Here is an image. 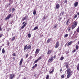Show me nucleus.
<instances>
[{"mask_svg": "<svg viewBox=\"0 0 79 79\" xmlns=\"http://www.w3.org/2000/svg\"><path fill=\"white\" fill-rule=\"evenodd\" d=\"M12 56H16V54H15V53H14L12 54Z\"/></svg>", "mask_w": 79, "mask_h": 79, "instance_id": "obj_31", "label": "nucleus"}, {"mask_svg": "<svg viewBox=\"0 0 79 79\" xmlns=\"http://www.w3.org/2000/svg\"><path fill=\"white\" fill-rule=\"evenodd\" d=\"M77 32H79V26L78 27V28L77 29Z\"/></svg>", "mask_w": 79, "mask_h": 79, "instance_id": "obj_28", "label": "nucleus"}, {"mask_svg": "<svg viewBox=\"0 0 79 79\" xmlns=\"http://www.w3.org/2000/svg\"><path fill=\"white\" fill-rule=\"evenodd\" d=\"M68 64H68V63H67L66 64V65H65V66H66V68H67V69H68Z\"/></svg>", "mask_w": 79, "mask_h": 79, "instance_id": "obj_20", "label": "nucleus"}, {"mask_svg": "<svg viewBox=\"0 0 79 79\" xmlns=\"http://www.w3.org/2000/svg\"><path fill=\"white\" fill-rule=\"evenodd\" d=\"M48 15L46 16V15H45L43 17V19L44 20L45 19H46L47 18H48Z\"/></svg>", "mask_w": 79, "mask_h": 79, "instance_id": "obj_9", "label": "nucleus"}, {"mask_svg": "<svg viewBox=\"0 0 79 79\" xmlns=\"http://www.w3.org/2000/svg\"><path fill=\"white\" fill-rule=\"evenodd\" d=\"M67 2H68V1H67V0H66L64 1V3H66Z\"/></svg>", "mask_w": 79, "mask_h": 79, "instance_id": "obj_42", "label": "nucleus"}, {"mask_svg": "<svg viewBox=\"0 0 79 79\" xmlns=\"http://www.w3.org/2000/svg\"><path fill=\"white\" fill-rule=\"evenodd\" d=\"M77 70L78 71H79V63L77 66Z\"/></svg>", "mask_w": 79, "mask_h": 79, "instance_id": "obj_27", "label": "nucleus"}, {"mask_svg": "<svg viewBox=\"0 0 79 79\" xmlns=\"http://www.w3.org/2000/svg\"><path fill=\"white\" fill-rule=\"evenodd\" d=\"M2 53H5V49H4V48H3L2 50Z\"/></svg>", "mask_w": 79, "mask_h": 79, "instance_id": "obj_22", "label": "nucleus"}, {"mask_svg": "<svg viewBox=\"0 0 79 79\" xmlns=\"http://www.w3.org/2000/svg\"><path fill=\"white\" fill-rule=\"evenodd\" d=\"M38 27H34V28L33 29V31H35V30H36L38 29Z\"/></svg>", "mask_w": 79, "mask_h": 79, "instance_id": "obj_19", "label": "nucleus"}, {"mask_svg": "<svg viewBox=\"0 0 79 79\" xmlns=\"http://www.w3.org/2000/svg\"><path fill=\"white\" fill-rule=\"evenodd\" d=\"M9 2H10V4H12L13 3V1L12 0H9Z\"/></svg>", "mask_w": 79, "mask_h": 79, "instance_id": "obj_23", "label": "nucleus"}, {"mask_svg": "<svg viewBox=\"0 0 79 79\" xmlns=\"http://www.w3.org/2000/svg\"><path fill=\"white\" fill-rule=\"evenodd\" d=\"M24 23H25V22H23V23H22V24H24Z\"/></svg>", "mask_w": 79, "mask_h": 79, "instance_id": "obj_54", "label": "nucleus"}, {"mask_svg": "<svg viewBox=\"0 0 79 79\" xmlns=\"http://www.w3.org/2000/svg\"><path fill=\"white\" fill-rule=\"evenodd\" d=\"M1 51V48H0V51Z\"/></svg>", "mask_w": 79, "mask_h": 79, "instance_id": "obj_60", "label": "nucleus"}, {"mask_svg": "<svg viewBox=\"0 0 79 79\" xmlns=\"http://www.w3.org/2000/svg\"><path fill=\"white\" fill-rule=\"evenodd\" d=\"M69 19L66 22V25H68V23H69Z\"/></svg>", "mask_w": 79, "mask_h": 79, "instance_id": "obj_26", "label": "nucleus"}, {"mask_svg": "<svg viewBox=\"0 0 79 79\" xmlns=\"http://www.w3.org/2000/svg\"><path fill=\"white\" fill-rule=\"evenodd\" d=\"M35 67H36V66H37V64H35Z\"/></svg>", "mask_w": 79, "mask_h": 79, "instance_id": "obj_47", "label": "nucleus"}, {"mask_svg": "<svg viewBox=\"0 0 79 79\" xmlns=\"http://www.w3.org/2000/svg\"><path fill=\"white\" fill-rule=\"evenodd\" d=\"M61 14H62V15H64V12H62L61 13Z\"/></svg>", "mask_w": 79, "mask_h": 79, "instance_id": "obj_41", "label": "nucleus"}, {"mask_svg": "<svg viewBox=\"0 0 79 79\" xmlns=\"http://www.w3.org/2000/svg\"><path fill=\"white\" fill-rule=\"evenodd\" d=\"M35 65H34L32 67V68L34 69V68H35Z\"/></svg>", "mask_w": 79, "mask_h": 79, "instance_id": "obj_53", "label": "nucleus"}, {"mask_svg": "<svg viewBox=\"0 0 79 79\" xmlns=\"http://www.w3.org/2000/svg\"><path fill=\"white\" fill-rule=\"evenodd\" d=\"M31 36V34H28V37L29 38H30Z\"/></svg>", "mask_w": 79, "mask_h": 79, "instance_id": "obj_24", "label": "nucleus"}, {"mask_svg": "<svg viewBox=\"0 0 79 79\" xmlns=\"http://www.w3.org/2000/svg\"><path fill=\"white\" fill-rule=\"evenodd\" d=\"M38 61V60H35L34 61V63H37V62Z\"/></svg>", "mask_w": 79, "mask_h": 79, "instance_id": "obj_36", "label": "nucleus"}, {"mask_svg": "<svg viewBox=\"0 0 79 79\" xmlns=\"http://www.w3.org/2000/svg\"><path fill=\"white\" fill-rule=\"evenodd\" d=\"M10 11H11V9H10Z\"/></svg>", "mask_w": 79, "mask_h": 79, "instance_id": "obj_58", "label": "nucleus"}, {"mask_svg": "<svg viewBox=\"0 0 79 79\" xmlns=\"http://www.w3.org/2000/svg\"><path fill=\"white\" fill-rule=\"evenodd\" d=\"M76 52V49H74V50H73L72 51V52L73 53H74V52Z\"/></svg>", "mask_w": 79, "mask_h": 79, "instance_id": "obj_39", "label": "nucleus"}, {"mask_svg": "<svg viewBox=\"0 0 79 79\" xmlns=\"http://www.w3.org/2000/svg\"><path fill=\"white\" fill-rule=\"evenodd\" d=\"M56 9H58V8H60V6L59 5V4H57L56 5Z\"/></svg>", "mask_w": 79, "mask_h": 79, "instance_id": "obj_11", "label": "nucleus"}, {"mask_svg": "<svg viewBox=\"0 0 79 79\" xmlns=\"http://www.w3.org/2000/svg\"><path fill=\"white\" fill-rule=\"evenodd\" d=\"M15 9L14 8H13L12 9V12H14L15 11Z\"/></svg>", "mask_w": 79, "mask_h": 79, "instance_id": "obj_33", "label": "nucleus"}, {"mask_svg": "<svg viewBox=\"0 0 79 79\" xmlns=\"http://www.w3.org/2000/svg\"><path fill=\"white\" fill-rule=\"evenodd\" d=\"M63 59H64V57H63V56H61L60 58V60H63Z\"/></svg>", "mask_w": 79, "mask_h": 79, "instance_id": "obj_30", "label": "nucleus"}, {"mask_svg": "<svg viewBox=\"0 0 79 79\" xmlns=\"http://www.w3.org/2000/svg\"><path fill=\"white\" fill-rule=\"evenodd\" d=\"M78 44H79V41H78Z\"/></svg>", "mask_w": 79, "mask_h": 79, "instance_id": "obj_59", "label": "nucleus"}, {"mask_svg": "<svg viewBox=\"0 0 79 79\" xmlns=\"http://www.w3.org/2000/svg\"><path fill=\"white\" fill-rule=\"evenodd\" d=\"M40 59H41V57H40L38 58L37 60H38V61H39V60H40Z\"/></svg>", "mask_w": 79, "mask_h": 79, "instance_id": "obj_35", "label": "nucleus"}, {"mask_svg": "<svg viewBox=\"0 0 79 79\" xmlns=\"http://www.w3.org/2000/svg\"><path fill=\"white\" fill-rule=\"evenodd\" d=\"M11 15H12V14H9L8 15V16L5 18V19L6 20H7V19H10L11 16Z\"/></svg>", "mask_w": 79, "mask_h": 79, "instance_id": "obj_5", "label": "nucleus"}, {"mask_svg": "<svg viewBox=\"0 0 79 79\" xmlns=\"http://www.w3.org/2000/svg\"><path fill=\"white\" fill-rule=\"evenodd\" d=\"M56 57V56H53V58H55Z\"/></svg>", "mask_w": 79, "mask_h": 79, "instance_id": "obj_50", "label": "nucleus"}, {"mask_svg": "<svg viewBox=\"0 0 79 79\" xmlns=\"http://www.w3.org/2000/svg\"><path fill=\"white\" fill-rule=\"evenodd\" d=\"M9 44H10V43H8V44H7V45H8V46H9Z\"/></svg>", "mask_w": 79, "mask_h": 79, "instance_id": "obj_52", "label": "nucleus"}, {"mask_svg": "<svg viewBox=\"0 0 79 79\" xmlns=\"http://www.w3.org/2000/svg\"><path fill=\"white\" fill-rule=\"evenodd\" d=\"M49 79V76L48 75L46 77V79Z\"/></svg>", "mask_w": 79, "mask_h": 79, "instance_id": "obj_32", "label": "nucleus"}, {"mask_svg": "<svg viewBox=\"0 0 79 79\" xmlns=\"http://www.w3.org/2000/svg\"><path fill=\"white\" fill-rule=\"evenodd\" d=\"M73 43V41H70L67 44V46H69V45H71Z\"/></svg>", "mask_w": 79, "mask_h": 79, "instance_id": "obj_10", "label": "nucleus"}, {"mask_svg": "<svg viewBox=\"0 0 79 79\" xmlns=\"http://www.w3.org/2000/svg\"><path fill=\"white\" fill-rule=\"evenodd\" d=\"M15 38H16L14 36V37H13L12 39H11V40L13 41V40H15Z\"/></svg>", "mask_w": 79, "mask_h": 79, "instance_id": "obj_25", "label": "nucleus"}, {"mask_svg": "<svg viewBox=\"0 0 79 79\" xmlns=\"http://www.w3.org/2000/svg\"><path fill=\"white\" fill-rule=\"evenodd\" d=\"M31 45H29L27 46V45H26L24 46V51H26V49H27V50H29V49H31Z\"/></svg>", "mask_w": 79, "mask_h": 79, "instance_id": "obj_3", "label": "nucleus"}, {"mask_svg": "<svg viewBox=\"0 0 79 79\" xmlns=\"http://www.w3.org/2000/svg\"><path fill=\"white\" fill-rule=\"evenodd\" d=\"M61 71H62V69H60V72H61Z\"/></svg>", "mask_w": 79, "mask_h": 79, "instance_id": "obj_55", "label": "nucleus"}, {"mask_svg": "<svg viewBox=\"0 0 79 79\" xmlns=\"http://www.w3.org/2000/svg\"><path fill=\"white\" fill-rule=\"evenodd\" d=\"M64 75H61V78H64Z\"/></svg>", "mask_w": 79, "mask_h": 79, "instance_id": "obj_34", "label": "nucleus"}, {"mask_svg": "<svg viewBox=\"0 0 79 79\" xmlns=\"http://www.w3.org/2000/svg\"><path fill=\"white\" fill-rule=\"evenodd\" d=\"M54 70H55V69H53L51 71L49 72V74H52L54 72Z\"/></svg>", "mask_w": 79, "mask_h": 79, "instance_id": "obj_17", "label": "nucleus"}, {"mask_svg": "<svg viewBox=\"0 0 79 79\" xmlns=\"http://www.w3.org/2000/svg\"><path fill=\"white\" fill-rule=\"evenodd\" d=\"M67 78H69L72 76L73 72L71 71V69H67Z\"/></svg>", "mask_w": 79, "mask_h": 79, "instance_id": "obj_1", "label": "nucleus"}, {"mask_svg": "<svg viewBox=\"0 0 79 79\" xmlns=\"http://www.w3.org/2000/svg\"><path fill=\"white\" fill-rule=\"evenodd\" d=\"M52 53V50H49L47 52V55H50V53Z\"/></svg>", "mask_w": 79, "mask_h": 79, "instance_id": "obj_15", "label": "nucleus"}, {"mask_svg": "<svg viewBox=\"0 0 79 79\" xmlns=\"http://www.w3.org/2000/svg\"><path fill=\"white\" fill-rule=\"evenodd\" d=\"M53 61V57H52L50 59L48 60L49 62H52Z\"/></svg>", "mask_w": 79, "mask_h": 79, "instance_id": "obj_18", "label": "nucleus"}, {"mask_svg": "<svg viewBox=\"0 0 79 79\" xmlns=\"http://www.w3.org/2000/svg\"><path fill=\"white\" fill-rule=\"evenodd\" d=\"M68 31H70V30H71V28H68Z\"/></svg>", "mask_w": 79, "mask_h": 79, "instance_id": "obj_49", "label": "nucleus"}, {"mask_svg": "<svg viewBox=\"0 0 79 79\" xmlns=\"http://www.w3.org/2000/svg\"><path fill=\"white\" fill-rule=\"evenodd\" d=\"M39 52H40V49H37L36 50L35 53L36 54H38V53H39Z\"/></svg>", "mask_w": 79, "mask_h": 79, "instance_id": "obj_13", "label": "nucleus"}, {"mask_svg": "<svg viewBox=\"0 0 79 79\" xmlns=\"http://www.w3.org/2000/svg\"><path fill=\"white\" fill-rule=\"evenodd\" d=\"M78 2H75L74 4V7H77V6L78 5Z\"/></svg>", "mask_w": 79, "mask_h": 79, "instance_id": "obj_8", "label": "nucleus"}, {"mask_svg": "<svg viewBox=\"0 0 79 79\" xmlns=\"http://www.w3.org/2000/svg\"><path fill=\"white\" fill-rule=\"evenodd\" d=\"M64 47H66V44H65V45Z\"/></svg>", "mask_w": 79, "mask_h": 79, "instance_id": "obj_57", "label": "nucleus"}, {"mask_svg": "<svg viewBox=\"0 0 79 79\" xmlns=\"http://www.w3.org/2000/svg\"><path fill=\"white\" fill-rule=\"evenodd\" d=\"M27 25V23H25L24 25L22 27L21 29H24V27H25V26H26Z\"/></svg>", "mask_w": 79, "mask_h": 79, "instance_id": "obj_7", "label": "nucleus"}, {"mask_svg": "<svg viewBox=\"0 0 79 79\" xmlns=\"http://www.w3.org/2000/svg\"><path fill=\"white\" fill-rule=\"evenodd\" d=\"M77 22H74L73 23V25L72 27V29H73L74 28H75V27L77 26Z\"/></svg>", "mask_w": 79, "mask_h": 79, "instance_id": "obj_2", "label": "nucleus"}, {"mask_svg": "<svg viewBox=\"0 0 79 79\" xmlns=\"http://www.w3.org/2000/svg\"><path fill=\"white\" fill-rule=\"evenodd\" d=\"M68 36V34H66L65 35H64V37H65V38L67 37Z\"/></svg>", "mask_w": 79, "mask_h": 79, "instance_id": "obj_29", "label": "nucleus"}, {"mask_svg": "<svg viewBox=\"0 0 79 79\" xmlns=\"http://www.w3.org/2000/svg\"><path fill=\"white\" fill-rule=\"evenodd\" d=\"M26 57H28V54H27L26 55Z\"/></svg>", "mask_w": 79, "mask_h": 79, "instance_id": "obj_51", "label": "nucleus"}, {"mask_svg": "<svg viewBox=\"0 0 79 79\" xmlns=\"http://www.w3.org/2000/svg\"><path fill=\"white\" fill-rule=\"evenodd\" d=\"M61 19H62V18L60 17V19H58V21H60L61 20Z\"/></svg>", "mask_w": 79, "mask_h": 79, "instance_id": "obj_45", "label": "nucleus"}, {"mask_svg": "<svg viewBox=\"0 0 79 79\" xmlns=\"http://www.w3.org/2000/svg\"><path fill=\"white\" fill-rule=\"evenodd\" d=\"M2 26H0V31H2Z\"/></svg>", "mask_w": 79, "mask_h": 79, "instance_id": "obj_37", "label": "nucleus"}, {"mask_svg": "<svg viewBox=\"0 0 79 79\" xmlns=\"http://www.w3.org/2000/svg\"><path fill=\"white\" fill-rule=\"evenodd\" d=\"M9 31H10V29H7V32H9Z\"/></svg>", "mask_w": 79, "mask_h": 79, "instance_id": "obj_46", "label": "nucleus"}, {"mask_svg": "<svg viewBox=\"0 0 79 79\" xmlns=\"http://www.w3.org/2000/svg\"><path fill=\"white\" fill-rule=\"evenodd\" d=\"M77 18V15H75V16H74V18Z\"/></svg>", "mask_w": 79, "mask_h": 79, "instance_id": "obj_43", "label": "nucleus"}, {"mask_svg": "<svg viewBox=\"0 0 79 79\" xmlns=\"http://www.w3.org/2000/svg\"><path fill=\"white\" fill-rule=\"evenodd\" d=\"M59 47V42L57 41L56 43V45L55 47V48H57Z\"/></svg>", "mask_w": 79, "mask_h": 79, "instance_id": "obj_6", "label": "nucleus"}, {"mask_svg": "<svg viewBox=\"0 0 79 79\" xmlns=\"http://www.w3.org/2000/svg\"><path fill=\"white\" fill-rule=\"evenodd\" d=\"M2 34H0V37H2Z\"/></svg>", "mask_w": 79, "mask_h": 79, "instance_id": "obj_48", "label": "nucleus"}, {"mask_svg": "<svg viewBox=\"0 0 79 79\" xmlns=\"http://www.w3.org/2000/svg\"><path fill=\"white\" fill-rule=\"evenodd\" d=\"M27 18V15H26L25 16V17L24 18H23L22 19V21H23L25 20V19H26V18Z\"/></svg>", "mask_w": 79, "mask_h": 79, "instance_id": "obj_14", "label": "nucleus"}, {"mask_svg": "<svg viewBox=\"0 0 79 79\" xmlns=\"http://www.w3.org/2000/svg\"><path fill=\"white\" fill-rule=\"evenodd\" d=\"M76 48L77 50L78 49V46H77V45L76 46Z\"/></svg>", "mask_w": 79, "mask_h": 79, "instance_id": "obj_40", "label": "nucleus"}, {"mask_svg": "<svg viewBox=\"0 0 79 79\" xmlns=\"http://www.w3.org/2000/svg\"><path fill=\"white\" fill-rule=\"evenodd\" d=\"M23 58H22L20 60V62H19L20 66H21V64H22V63H23Z\"/></svg>", "mask_w": 79, "mask_h": 79, "instance_id": "obj_12", "label": "nucleus"}, {"mask_svg": "<svg viewBox=\"0 0 79 79\" xmlns=\"http://www.w3.org/2000/svg\"><path fill=\"white\" fill-rule=\"evenodd\" d=\"M77 15H79V12H78V13H77Z\"/></svg>", "mask_w": 79, "mask_h": 79, "instance_id": "obj_56", "label": "nucleus"}, {"mask_svg": "<svg viewBox=\"0 0 79 79\" xmlns=\"http://www.w3.org/2000/svg\"><path fill=\"white\" fill-rule=\"evenodd\" d=\"M57 27V25H55L54 26V28H56Z\"/></svg>", "mask_w": 79, "mask_h": 79, "instance_id": "obj_38", "label": "nucleus"}, {"mask_svg": "<svg viewBox=\"0 0 79 79\" xmlns=\"http://www.w3.org/2000/svg\"><path fill=\"white\" fill-rule=\"evenodd\" d=\"M12 23H13V21H11L10 23V24H12Z\"/></svg>", "mask_w": 79, "mask_h": 79, "instance_id": "obj_44", "label": "nucleus"}, {"mask_svg": "<svg viewBox=\"0 0 79 79\" xmlns=\"http://www.w3.org/2000/svg\"><path fill=\"white\" fill-rule=\"evenodd\" d=\"M15 77V75L13 74H10L9 79H13Z\"/></svg>", "mask_w": 79, "mask_h": 79, "instance_id": "obj_4", "label": "nucleus"}, {"mask_svg": "<svg viewBox=\"0 0 79 79\" xmlns=\"http://www.w3.org/2000/svg\"><path fill=\"white\" fill-rule=\"evenodd\" d=\"M51 40V38H49L47 41V43L48 44V43H50V42Z\"/></svg>", "mask_w": 79, "mask_h": 79, "instance_id": "obj_16", "label": "nucleus"}, {"mask_svg": "<svg viewBox=\"0 0 79 79\" xmlns=\"http://www.w3.org/2000/svg\"><path fill=\"white\" fill-rule=\"evenodd\" d=\"M36 14V10H34L33 11V15H35Z\"/></svg>", "mask_w": 79, "mask_h": 79, "instance_id": "obj_21", "label": "nucleus"}]
</instances>
